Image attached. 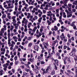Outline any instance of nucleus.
<instances>
[{
	"label": "nucleus",
	"instance_id": "nucleus-4",
	"mask_svg": "<svg viewBox=\"0 0 77 77\" xmlns=\"http://www.w3.org/2000/svg\"><path fill=\"white\" fill-rule=\"evenodd\" d=\"M60 38L62 41L64 40V39H65V36L64 35V34L63 33H62L61 35L60 36Z\"/></svg>",
	"mask_w": 77,
	"mask_h": 77
},
{
	"label": "nucleus",
	"instance_id": "nucleus-62",
	"mask_svg": "<svg viewBox=\"0 0 77 77\" xmlns=\"http://www.w3.org/2000/svg\"><path fill=\"white\" fill-rule=\"evenodd\" d=\"M27 55V54L25 53V54L23 55V57H24L25 58H26V55Z\"/></svg>",
	"mask_w": 77,
	"mask_h": 77
},
{
	"label": "nucleus",
	"instance_id": "nucleus-16",
	"mask_svg": "<svg viewBox=\"0 0 77 77\" xmlns=\"http://www.w3.org/2000/svg\"><path fill=\"white\" fill-rule=\"evenodd\" d=\"M17 29H14L13 30V32L14 33H15L14 34V35H16L18 34V32H17Z\"/></svg>",
	"mask_w": 77,
	"mask_h": 77
},
{
	"label": "nucleus",
	"instance_id": "nucleus-34",
	"mask_svg": "<svg viewBox=\"0 0 77 77\" xmlns=\"http://www.w3.org/2000/svg\"><path fill=\"white\" fill-rule=\"evenodd\" d=\"M32 38H33V36H31L28 38V40H29V41H30V40H31V39H32Z\"/></svg>",
	"mask_w": 77,
	"mask_h": 77
},
{
	"label": "nucleus",
	"instance_id": "nucleus-43",
	"mask_svg": "<svg viewBox=\"0 0 77 77\" xmlns=\"http://www.w3.org/2000/svg\"><path fill=\"white\" fill-rule=\"evenodd\" d=\"M37 19L38 17H37V16H36L34 18H32V20H37Z\"/></svg>",
	"mask_w": 77,
	"mask_h": 77
},
{
	"label": "nucleus",
	"instance_id": "nucleus-25",
	"mask_svg": "<svg viewBox=\"0 0 77 77\" xmlns=\"http://www.w3.org/2000/svg\"><path fill=\"white\" fill-rule=\"evenodd\" d=\"M19 26V25L18 24H17L16 26H15L14 27L15 29H16L17 30V29H18V27Z\"/></svg>",
	"mask_w": 77,
	"mask_h": 77
},
{
	"label": "nucleus",
	"instance_id": "nucleus-9",
	"mask_svg": "<svg viewBox=\"0 0 77 77\" xmlns=\"http://www.w3.org/2000/svg\"><path fill=\"white\" fill-rule=\"evenodd\" d=\"M0 44L2 45V48H4L5 47V43L2 42V43L1 42V41H0Z\"/></svg>",
	"mask_w": 77,
	"mask_h": 77
},
{
	"label": "nucleus",
	"instance_id": "nucleus-11",
	"mask_svg": "<svg viewBox=\"0 0 77 77\" xmlns=\"http://www.w3.org/2000/svg\"><path fill=\"white\" fill-rule=\"evenodd\" d=\"M27 23H28V21L26 20H24L22 21V23H25L26 25H27Z\"/></svg>",
	"mask_w": 77,
	"mask_h": 77
},
{
	"label": "nucleus",
	"instance_id": "nucleus-35",
	"mask_svg": "<svg viewBox=\"0 0 77 77\" xmlns=\"http://www.w3.org/2000/svg\"><path fill=\"white\" fill-rule=\"evenodd\" d=\"M74 23H75V22H73L70 25V26H72V27H74V26H75Z\"/></svg>",
	"mask_w": 77,
	"mask_h": 77
},
{
	"label": "nucleus",
	"instance_id": "nucleus-46",
	"mask_svg": "<svg viewBox=\"0 0 77 77\" xmlns=\"http://www.w3.org/2000/svg\"><path fill=\"white\" fill-rule=\"evenodd\" d=\"M68 46H66V45H64L63 46V49L64 50H66V49L67 48Z\"/></svg>",
	"mask_w": 77,
	"mask_h": 77
},
{
	"label": "nucleus",
	"instance_id": "nucleus-29",
	"mask_svg": "<svg viewBox=\"0 0 77 77\" xmlns=\"http://www.w3.org/2000/svg\"><path fill=\"white\" fill-rule=\"evenodd\" d=\"M8 39H10V37L11 36V34L9 33H8Z\"/></svg>",
	"mask_w": 77,
	"mask_h": 77
},
{
	"label": "nucleus",
	"instance_id": "nucleus-64",
	"mask_svg": "<svg viewBox=\"0 0 77 77\" xmlns=\"http://www.w3.org/2000/svg\"><path fill=\"white\" fill-rule=\"evenodd\" d=\"M75 35L76 36H77V31H76L75 32Z\"/></svg>",
	"mask_w": 77,
	"mask_h": 77
},
{
	"label": "nucleus",
	"instance_id": "nucleus-20",
	"mask_svg": "<svg viewBox=\"0 0 77 77\" xmlns=\"http://www.w3.org/2000/svg\"><path fill=\"white\" fill-rule=\"evenodd\" d=\"M43 45H46L47 46V47H48V44L47 42H44L43 43Z\"/></svg>",
	"mask_w": 77,
	"mask_h": 77
},
{
	"label": "nucleus",
	"instance_id": "nucleus-22",
	"mask_svg": "<svg viewBox=\"0 0 77 77\" xmlns=\"http://www.w3.org/2000/svg\"><path fill=\"white\" fill-rule=\"evenodd\" d=\"M36 29H37V27L35 26L34 28L33 29V30H32V31H33L34 32H35L36 30Z\"/></svg>",
	"mask_w": 77,
	"mask_h": 77
},
{
	"label": "nucleus",
	"instance_id": "nucleus-56",
	"mask_svg": "<svg viewBox=\"0 0 77 77\" xmlns=\"http://www.w3.org/2000/svg\"><path fill=\"white\" fill-rule=\"evenodd\" d=\"M41 75L40 74H38V75H36V77H41Z\"/></svg>",
	"mask_w": 77,
	"mask_h": 77
},
{
	"label": "nucleus",
	"instance_id": "nucleus-30",
	"mask_svg": "<svg viewBox=\"0 0 77 77\" xmlns=\"http://www.w3.org/2000/svg\"><path fill=\"white\" fill-rule=\"evenodd\" d=\"M35 69H38V70H39V69H40V68H39V67H38V66H37L36 65H35Z\"/></svg>",
	"mask_w": 77,
	"mask_h": 77
},
{
	"label": "nucleus",
	"instance_id": "nucleus-14",
	"mask_svg": "<svg viewBox=\"0 0 77 77\" xmlns=\"http://www.w3.org/2000/svg\"><path fill=\"white\" fill-rule=\"evenodd\" d=\"M46 69H47V70L48 71H50V70H51V67L50 66H48L47 67Z\"/></svg>",
	"mask_w": 77,
	"mask_h": 77
},
{
	"label": "nucleus",
	"instance_id": "nucleus-36",
	"mask_svg": "<svg viewBox=\"0 0 77 77\" xmlns=\"http://www.w3.org/2000/svg\"><path fill=\"white\" fill-rule=\"evenodd\" d=\"M42 58H41L40 57L38 56V60H41V59H42Z\"/></svg>",
	"mask_w": 77,
	"mask_h": 77
},
{
	"label": "nucleus",
	"instance_id": "nucleus-32",
	"mask_svg": "<svg viewBox=\"0 0 77 77\" xmlns=\"http://www.w3.org/2000/svg\"><path fill=\"white\" fill-rule=\"evenodd\" d=\"M28 15L27 16L26 18H28V19L30 18V14L28 13Z\"/></svg>",
	"mask_w": 77,
	"mask_h": 77
},
{
	"label": "nucleus",
	"instance_id": "nucleus-55",
	"mask_svg": "<svg viewBox=\"0 0 77 77\" xmlns=\"http://www.w3.org/2000/svg\"><path fill=\"white\" fill-rule=\"evenodd\" d=\"M51 34H52V32L51 31H49V33L48 34V35L50 36Z\"/></svg>",
	"mask_w": 77,
	"mask_h": 77
},
{
	"label": "nucleus",
	"instance_id": "nucleus-48",
	"mask_svg": "<svg viewBox=\"0 0 77 77\" xmlns=\"http://www.w3.org/2000/svg\"><path fill=\"white\" fill-rule=\"evenodd\" d=\"M25 70L26 72H29L30 71V69H25Z\"/></svg>",
	"mask_w": 77,
	"mask_h": 77
},
{
	"label": "nucleus",
	"instance_id": "nucleus-6",
	"mask_svg": "<svg viewBox=\"0 0 77 77\" xmlns=\"http://www.w3.org/2000/svg\"><path fill=\"white\" fill-rule=\"evenodd\" d=\"M14 40V41H15L16 42H17V39L18 38L16 36H14L12 38Z\"/></svg>",
	"mask_w": 77,
	"mask_h": 77
},
{
	"label": "nucleus",
	"instance_id": "nucleus-54",
	"mask_svg": "<svg viewBox=\"0 0 77 77\" xmlns=\"http://www.w3.org/2000/svg\"><path fill=\"white\" fill-rule=\"evenodd\" d=\"M54 69L55 70H57V67L56 66V64H55Z\"/></svg>",
	"mask_w": 77,
	"mask_h": 77
},
{
	"label": "nucleus",
	"instance_id": "nucleus-12",
	"mask_svg": "<svg viewBox=\"0 0 77 77\" xmlns=\"http://www.w3.org/2000/svg\"><path fill=\"white\" fill-rule=\"evenodd\" d=\"M48 70H47V69H44V70H43V72H42V74L44 75V74H47V72H48Z\"/></svg>",
	"mask_w": 77,
	"mask_h": 77
},
{
	"label": "nucleus",
	"instance_id": "nucleus-51",
	"mask_svg": "<svg viewBox=\"0 0 77 77\" xmlns=\"http://www.w3.org/2000/svg\"><path fill=\"white\" fill-rule=\"evenodd\" d=\"M56 56L57 57H59L60 56V53H57L56 54Z\"/></svg>",
	"mask_w": 77,
	"mask_h": 77
},
{
	"label": "nucleus",
	"instance_id": "nucleus-15",
	"mask_svg": "<svg viewBox=\"0 0 77 77\" xmlns=\"http://www.w3.org/2000/svg\"><path fill=\"white\" fill-rule=\"evenodd\" d=\"M69 54L70 56H75V54L73 53V52H72L70 53Z\"/></svg>",
	"mask_w": 77,
	"mask_h": 77
},
{
	"label": "nucleus",
	"instance_id": "nucleus-28",
	"mask_svg": "<svg viewBox=\"0 0 77 77\" xmlns=\"http://www.w3.org/2000/svg\"><path fill=\"white\" fill-rule=\"evenodd\" d=\"M11 39H8V45H10V44H11Z\"/></svg>",
	"mask_w": 77,
	"mask_h": 77
},
{
	"label": "nucleus",
	"instance_id": "nucleus-61",
	"mask_svg": "<svg viewBox=\"0 0 77 77\" xmlns=\"http://www.w3.org/2000/svg\"><path fill=\"white\" fill-rule=\"evenodd\" d=\"M67 71L69 74H70V73H71V71L69 70H67Z\"/></svg>",
	"mask_w": 77,
	"mask_h": 77
},
{
	"label": "nucleus",
	"instance_id": "nucleus-52",
	"mask_svg": "<svg viewBox=\"0 0 77 77\" xmlns=\"http://www.w3.org/2000/svg\"><path fill=\"white\" fill-rule=\"evenodd\" d=\"M52 34L54 36H55L56 35L55 34V31H53Z\"/></svg>",
	"mask_w": 77,
	"mask_h": 77
},
{
	"label": "nucleus",
	"instance_id": "nucleus-63",
	"mask_svg": "<svg viewBox=\"0 0 77 77\" xmlns=\"http://www.w3.org/2000/svg\"><path fill=\"white\" fill-rule=\"evenodd\" d=\"M56 11L57 14H58L59 13V9H57L56 10Z\"/></svg>",
	"mask_w": 77,
	"mask_h": 77
},
{
	"label": "nucleus",
	"instance_id": "nucleus-31",
	"mask_svg": "<svg viewBox=\"0 0 77 77\" xmlns=\"http://www.w3.org/2000/svg\"><path fill=\"white\" fill-rule=\"evenodd\" d=\"M29 73L31 74V76H33V74L32 73V71L29 70Z\"/></svg>",
	"mask_w": 77,
	"mask_h": 77
},
{
	"label": "nucleus",
	"instance_id": "nucleus-53",
	"mask_svg": "<svg viewBox=\"0 0 77 77\" xmlns=\"http://www.w3.org/2000/svg\"><path fill=\"white\" fill-rule=\"evenodd\" d=\"M54 62L56 64H57V63H58V60H54Z\"/></svg>",
	"mask_w": 77,
	"mask_h": 77
},
{
	"label": "nucleus",
	"instance_id": "nucleus-10",
	"mask_svg": "<svg viewBox=\"0 0 77 77\" xmlns=\"http://www.w3.org/2000/svg\"><path fill=\"white\" fill-rule=\"evenodd\" d=\"M34 59L35 58H33L32 59L31 58H30L28 59V60L29 61L31 62H34Z\"/></svg>",
	"mask_w": 77,
	"mask_h": 77
},
{
	"label": "nucleus",
	"instance_id": "nucleus-40",
	"mask_svg": "<svg viewBox=\"0 0 77 77\" xmlns=\"http://www.w3.org/2000/svg\"><path fill=\"white\" fill-rule=\"evenodd\" d=\"M17 59H18V57H17V56H15L14 57V59L15 61H16L17 60Z\"/></svg>",
	"mask_w": 77,
	"mask_h": 77
},
{
	"label": "nucleus",
	"instance_id": "nucleus-59",
	"mask_svg": "<svg viewBox=\"0 0 77 77\" xmlns=\"http://www.w3.org/2000/svg\"><path fill=\"white\" fill-rule=\"evenodd\" d=\"M75 69H77V64H76L75 66Z\"/></svg>",
	"mask_w": 77,
	"mask_h": 77
},
{
	"label": "nucleus",
	"instance_id": "nucleus-41",
	"mask_svg": "<svg viewBox=\"0 0 77 77\" xmlns=\"http://www.w3.org/2000/svg\"><path fill=\"white\" fill-rule=\"evenodd\" d=\"M11 28L10 29V30H11V31H12V30H14V26L11 25Z\"/></svg>",
	"mask_w": 77,
	"mask_h": 77
},
{
	"label": "nucleus",
	"instance_id": "nucleus-50",
	"mask_svg": "<svg viewBox=\"0 0 77 77\" xmlns=\"http://www.w3.org/2000/svg\"><path fill=\"white\" fill-rule=\"evenodd\" d=\"M59 22H60V23L61 24H63V22H62V20H59Z\"/></svg>",
	"mask_w": 77,
	"mask_h": 77
},
{
	"label": "nucleus",
	"instance_id": "nucleus-21",
	"mask_svg": "<svg viewBox=\"0 0 77 77\" xmlns=\"http://www.w3.org/2000/svg\"><path fill=\"white\" fill-rule=\"evenodd\" d=\"M67 36L68 39H70V38H71V34H67Z\"/></svg>",
	"mask_w": 77,
	"mask_h": 77
},
{
	"label": "nucleus",
	"instance_id": "nucleus-23",
	"mask_svg": "<svg viewBox=\"0 0 77 77\" xmlns=\"http://www.w3.org/2000/svg\"><path fill=\"white\" fill-rule=\"evenodd\" d=\"M0 75H2L3 74V70H1V71H0Z\"/></svg>",
	"mask_w": 77,
	"mask_h": 77
},
{
	"label": "nucleus",
	"instance_id": "nucleus-42",
	"mask_svg": "<svg viewBox=\"0 0 77 77\" xmlns=\"http://www.w3.org/2000/svg\"><path fill=\"white\" fill-rule=\"evenodd\" d=\"M11 44L13 45H15V42L12 41L11 42Z\"/></svg>",
	"mask_w": 77,
	"mask_h": 77
},
{
	"label": "nucleus",
	"instance_id": "nucleus-18",
	"mask_svg": "<svg viewBox=\"0 0 77 77\" xmlns=\"http://www.w3.org/2000/svg\"><path fill=\"white\" fill-rule=\"evenodd\" d=\"M1 51H4V52H5V51H6V50L5 49V48H1Z\"/></svg>",
	"mask_w": 77,
	"mask_h": 77
},
{
	"label": "nucleus",
	"instance_id": "nucleus-19",
	"mask_svg": "<svg viewBox=\"0 0 77 77\" xmlns=\"http://www.w3.org/2000/svg\"><path fill=\"white\" fill-rule=\"evenodd\" d=\"M31 26H32V23H29L27 25L28 28H30Z\"/></svg>",
	"mask_w": 77,
	"mask_h": 77
},
{
	"label": "nucleus",
	"instance_id": "nucleus-45",
	"mask_svg": "<svg viewBox=\"0 0 77 77\" xmlns=\"http://www.w3.org/2000/svg\"><path fill=\"white\" fill-rule=\"evenodd\" d=\"M51 54H55V51H54V50H53L52 51V53H51Z\"/></svg>",
	"mask_w": 77,
	"mask_h": 77
},
{
	"label": "nucleus",
	"instance_id": "nucleus-60",
	"mask_svg": "<svg viewBox=\"0 0 77 77\" xmlns=\"http://www.w3.org/2000/svg\"><path fill=\"white\" fill-rule=\"evenodd\" d=\"M72 43L71 44L72 46V47H74V46H75V45H74V43L73 42H72Z\"/></svg>",
	"mask_w": 77,
	"mask_h": 77
},
{
	"label": "nucleus",
	"instance_id": "nucleus-24",
	"mask_svg": "<svg viewBox=\"0 0 77 77\" xmlns=\"http://www.w3.org/2000/svg\"><path fill=\"white\" fill-rule=\"evenodd\" d=\"M54 28L55 31H56L58 30V27H57L56 26H54Z\"/></svg>",
	"mask_w": 77,
	"mask_h": 77
},
{
	"label": "nucleus",
	"instance_id": "nucleus-49",
	"mask_svg": "<svg viewBox=\"0 0 77 77\" xmlns=\"http://www.w3.org/2000/svg\"><path fill=\"white\" fill-rule=\"evenodd\" d=\"M11 71L14 74V73H15V69H12Z\"/></svg>",
	"mask_w": 77,
	"mask_h": 77
},
{
	"label": "nucleus",
	"instance_id": "nucleus-3",
	"mask_svg": "<svg viewBox=\"0 0 77 77\" xmlns=\"http://www.w3.org/2000/svg\"><path fill=\"white\" fill-rule=\"evenodd\" d=\"M31 66L32 68H33L32 70L34 71L35 72L36 74H38L39 72V71H38L37 69L34 68H35V66L33 65L32 64L31 65Z\"/></svg>",
	"mask_w": 77,
	"mask_h": 77
},
{
	"label": "nucleus",
	"instance_id": "nucleus-26",
	"mask_svg": "<svg viewBox=\"0 0 77 77\" xmlns=\"http://www.w3.org/2000/svg\"><path fill=\"white\" fill-rule=\"evenodd\" d=\"M6 14H3L2 16V18H3V19H4V18H6Z\"/></svg>",
	"mask_w": 77,
	"mask_h": 77
},
{
	"label": "nucleus",
	"instance_id": "nucleus-58",
	"mask_svg": "<svg viewBox=\"0 0 77 77\" xmlns=\"http://www.w3.org/2000/svg\"><path fill=\"white\" fill-rule=\"evenodd\" d=\"M20 67L22 68V69H24V66H21Z\"/></svg>",
	"mask_w": 77,
	"mask_h": 77
},
{
	"label": "nucleus",
	"instance_id": "nucleus-7",
	"mask_svg": "<svg viewBox=\"0 0 77 77\" xmlns=\"http://www.w3.org/2000/svg\"><path fill=\"white\" fill-rule=\"evenodd\" d=\"M39 46H35L34 47V49L35 50H36L37 51H38L39 50Z\"/></svg>",
	"mask_w": 77,
	"mask_h": 77
},
{
	"label": "nucleus",
	"instance_id": "nucleus-57",
	"mask_svg": "<svg viewBox=\"0 0 77 77\" xmlns=\"http://www.w3.org/2000/svg\"><path fill=\"white\" fill-rule=\"evenodd\" d=\"M25 65L27 67V68H29V64H25Z\"/></svg>",
	"mask_w": 77,
	"mask_h": 77
},
{
	"label": "nucleus",
	"instance_id": "nucleus-33",
	"mask_svg": "<svg viewBox=\"0 0 77 77\" xmlns=\"http://www.w3.org/2000/svg\"><path fill=\"white\" fill-rule=\"evenodd\" d=\"M32 43H29L28 44V47H31L32 46Z\"/></svg>",
	"mask_w": 77,
	"mask_h": 77
},
{
	"label": "nucleus",
	"instance_id": "nucleus-1",
	"mask_svg": "<svg viewBox=\"0 0 77 77\" xmlns=\"http://www.w3.org/2000/svg\"><path fill=\"white\" fill-rule=\"evenodd\" d=\"M43 30V29L41 28L40 29V32L38 34H37L36 35V36L38 37V38H39L40 36L42 35V31Z\"/></svg>",
	"mask_w": 77,
	"mask_h": 77
},
{
	"label": "nucleus",
	"instance_id": "nucleus-5",
	"mask_svg": "<svg viewBox=\"0 0 77 77\" xmlns=\"http://www.w3.org/2000/svg\"><path fill=\"white\" fill-rule=\"evenodd\" d=\"M50 21L48 20L47 21V23H48V25H50L51 24V21H52V23H54V20H50Z\"/></svg>",
	"mask_w": 77,
	"mask_h": 77
},
{
	"label": "nucleus",
	"instance_id": "nucleus-13",
	"mask_svg": "<svg viewBox=\"0 0 77 77\" xmlns=\"http://www.w3.org/2000/svg\"><path fill=\"white\" fill-rule=\"evenodd\" d=\"M23 75H25L26 77H29V73L26 72L23 73Z\"/></svg>",
	"mask_w": 77,
	"mask_h": 77
},
{
	"label": "nucleus",
	"instance_id": "nucleus-38",
	"mask_svg": "<svg viewBox=\"0 0 77 77\" xmlns=\"http://www.w3.org/2000/svg\"><path fill=\"white\" fill-rule=\"evenodd\" d=\"M72 17V14H69V15H67V18H69V17Z\"/></svg>",
	"mask_w": 77,
	"mask_h": 77
},
{
	"label": "nucleus",
	"instance_id": "nucleus-8",
	"mask_svg": "<svg viewBox=\"0 0 77 77\" xmlns=\"http://www.w3.org/2000/svg\"><path fill=\"white\" fill-rule=\"evenodd\" d=\"M48 56L47 57H46V59H49L50 57H51V54H50V51H48Z\"/></svg>",
	"mask_w": 77,
	"mask_h": 77
},
{
	"label": "nucleus",
	"instance_id": "nucleus-17",
	"mask_svg": "<svg viewBox=\"0 0 77 77\" xmlns=\"http://www.w3.org/2000/svg\"><path fill=\"white\" fill-rule=\"evenodd\" d=\"M72 52H74V53H76L77 51V50H76V49L74 47H73L72 48Z\"/></svg>",
	"mask_w": 77,
	"mask_h": 77
},
{
	"label": "nucleus",
	"instance_id": "nucleus-27",
	"mask_svg": "<svg viewBox=\"0 0 77 77\" xmlns=\"http://www.w3.org/2000/svg\"><path fill=\"white\" fill-rule=\"evenodd\" d=\"M45 55H44V56H45V57H47V55L48 54V53L47 52H45Z\"/></svg>",
	"mask_w": 77,
	"mask_h": 77
},
{
	"label": "nucleus",
	"instance_id": "nucleus-47",
	"mask_svg": "<svg viewBox=\"0 0 77 77\" xmlns=\"http://www.w3.org/2000/svg\"><path fill=\"white\" fill-rule=\"evenodd\" d=\"M55 74V72L54 71H52L51 72V75H54Z\"/></svg>",
	"mask_w": 77,
	"mask_h": 77
},
{
	"label": "nucleus",
	"instance_id": "nucleus-39",
	"mask_svg": "<svg viewBox=\"0 0 77 77\" xmlns=\"http://www.w3.org/2000/svg\"><path fill=\"white\" fill-rule=\"evenodd\" d=\"M19 47H20V48H21L22 50H23V49H24V47L23 46L20 45L19 46Z\"/></svg>",
	"mask_w": 77,
	"mask_h": 77
},
{
	"label": "nucleus",
	"instance_id": "nucleus-44",
	"mask_svg": "<svg viewBox=\"0 0 77 77\" xmlns=\"http://www.w3.org/2000/svg\"><path fill=\"white\" fill-rule=\"evenodd\" d=\"M3 67H4V68H8V66L6 65L5 64H3Z\"/></svg>",
	"mask_w": 77,
	"mask_h": 77
},
{
	"label": "nucleus",
	"instance_id": "nucleus-2",
	"mask_svg": "<svg viewBox=\"0 0 77 77\" xmlns=\"http://www.w3.org/2000/svg\"><path fill=\"white\" fill-rule=\"evenodd\" d=\"M5 30H6V28H2L0 31V36H3V33H4Z\"/></svg>",
	"mask_w": 77,
	"mask_h": 77
},
{
	"label": "nucleus",
	"instance_id": "nucleus-37",
	"mask_svg": "<svg viewBox=\"0 0 77 77\" xmlns=\"http://www.w3.org/2000/svg\"><path fill=\"white\" fill-rule=\"evenodd\" d=\"M45 63L44 61H41V65H44V64H45Z\"/></svg>",
	"mask_w": 77,
	"mask_h": 77
}]
</instances>
